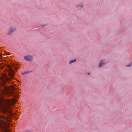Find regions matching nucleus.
Masks as SVG:
<instances>
[{
  "instance_id": "f257e3e1",
  "label": "nucleus",
  "mask_w": 132,
  "mask_h": 132,
  "mask_svg": "<svg viewBox=\"0 0 132 132\" xmlns=\"http://www.w3.org/2000/svg\"><path fill=\"white\" fill-rule=\"evenodd\" d=\"M10 61V64L9 63V97L13 96V98L11 99L9 98V118L13 117V113L12 112V110L10 111L9 109H13V106L15 103L16 99L18 98L17 96L15 95V93L14 91V88L13 86L14 85L13 80L14 77V74L15 72L12 69V67L14 66V64L12 61L9 59V61Z\"/></svg>"
},
{
  "instance_id": "f03ea898",
  "label": "nucleus",
  "mask_w": 132,
  "mask_h": 132,
  "mask_svg": "<svg viewBox=\"0 0 132 132\" xmlns=\"http://www.w3.org/2000/svg\"><path fill=\"white\" fill-rule=\"evenodd\" d=\"M8 101L0 97V110L3 112L6 113L8 111Z\"/></svg>"
},
{
  "instance_id": "7ed1b4c3",
  "label": "nucleus",
  "mask_w": 132,
  "mask_h": 132,
  "mask_svg": "<svg viewBox=\"0 0 132 132\" xmlns=\"http://www.w3.org/2000/svg\"><path fill=\"white\" fill-rule=\"evenodd\" d=\"M5 118L0 116V129L4 132H7L8 131V127Z\"/></svg>"
},
{
  "instance_id": "20e7f679",
  "label": "nucleus",
  "mask_w": 132,
  "mask_h": 132,
  "mask_svg": "<svg viewBox=\"0 0 132 132\" xmlns=\"http://www.w3.org/2000/svg\"><path fill=\"white\" fill-rule=\"evenodd\" d=\"M2 84L3 85L6 84L8 80V79L7 76L5 75H3L1 79Z\"/></svg>"
},
{
  "instance_id": "39448f33",
  "label": "nucleus",
  "mask_w": 132,
  "mask_h": 132,
  "mask_svg": "<svg viewBox=\"0 0 132 132\" xmlns=\"http://www.w3.org/2000/svg\"><path fill=\"white\" fill-rule=\"evenodd\" d=\"M16 30V29L15 27L13 26L10 27L9 29V35L12 34Z\"/></svg>"
},
{
  "instance_id": "423d86ee",
  "label": "nucleus",
  "mask_w": 132,
  "mask_h": 132,
  "mask_svg": "<svg viewBox=\"0 0 132 132\" xmlns=\"http://www.w3.org/2000/svg\"><path fill=\"white\" fill-rule=\"evenodd\" d=\"M24 59L26 61H30L33 59V56L30 55H28L24 57Z\"/></svg>"
},
{
  "instance_id": "0eeeda50",
  "label": "nucleus",
  "mask_w": 132,
  "mask_h": 132,
  "mask_svg": "<svg viewBox=\"0 0 132 132\" xmlns=\"http://www.w3.org/2000/svg\"><path fill=\"white\" fill-rule=\"evenodd\" d=\"M108 62V60H101L99 64V67H102L104 65Z\"/></svg>"
},
{
  "instance_id": "6e6552de",
  "label": "nucleus",
  "mask_w": 132,
  "mask_h": 132,
  "mask_svg": "<svg viewBox=\"0 0 132 132\" xmlns=\"http://www.w3.org/2000/svg\"><path fill=\"white\" fill-rule=\"evenodd\" d=\"M77 7L79 10H81L82 8V4H78L77 6Z\"/></svg>"
},
{
  "instance_id": "1a4fd4ad",
  "label": "nucleus",
  "mask_w": 132,
  "mask_h": 132,
  "mask_svg": "<svg viewBox=\"0 0 132 132\" xmlns=\"http://www.w3.org/2000/svg\"><path fill=\"white\" fill-rule=\"evenodd\" d=\"M31 72H32V71H25V72H22L21 73V74L22 75H24L26 74H27L31 73Z\"/></svg>"
},
{
  "instance_id": "9d476101",
  "label": "nucleus",
  "mask_w": 132,
  "mask_h": 132,
  "mask_svg": "<svg viewBox=\"0 0 132 132\" xmlns=\"http://www.w3.org/2000/svg\"><path fill=\"white\" fill-rule=\"evenodd\" d=\"M76 59H74L73 60H71L69 61V64H71L74 62H76Z\"/></svg>"
},
{
  "instance_id": "9b49d317",
  "label": "nucleus",
  "mask_w": 132,
  "mask_h": 132,
  "mask_svg": "<svg viewBox=\"0 0 132 132\" xmlns=\"http://www.w3.org/2000/svg\"><path fill=\"white\" fill-rule=\"evenodd\" d=\"M131 66H132V62L130 63V64L128 65H127L126 66L127 67H131Z\"/></svg>"
},
{
  "instance_id": "f8f14e48",
  "label": "nucleus",
  "mask_w": 132,
  "mask_h": 132,
  "mask_svg": "<svg viewBox=\"0 0 132 132\" xmlns=\"http://www.w3.org/2000/svg\"><path fill=\"white\" fill-rule=\"evenodd\" d=\"M24 132H32V131L29 130H25Z\"/></svg>"
},
{
  "instance_id": "ddd939ff",
  "label": "nucleus",
  "mask_w": 132,
  "mask_h": 132,
  "mask_svg": "<svg viewBox=\"0 0 132 132\" xmlns=\"http://www.w3.org/2000/svg\"><path fill=\"white\" fill-rule=\"evenodd\" d=\"M90 74V73H87V74H88V75H89Z\"/></svg>"
}]
</instances>
